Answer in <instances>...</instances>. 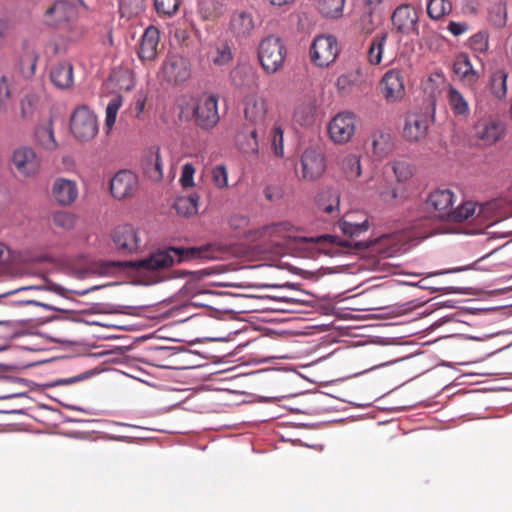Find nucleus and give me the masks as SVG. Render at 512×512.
<instances>
[{
    "label": "nucleus",
    "instance_id": "nucleus-1",
    "mask_svg": "<svg viewBox=\"0 0 512 512\" xmlns=\"http://www.w3.org/2000/svg\"><path fill=\"white\" fill-rule=\"evenodd\" d=\"M455 200L456 197L450 189H436L428 195L425 205L435 218L443 221L460 223L471 218L472 222L479 225L473 233H480L496 222L492 217L496 202L478 204L465 201L454 208Z\"/></svg>",
    "mask_w": 512,
    "mask_h": 512
},
{
    "label": "nucleus",
    "instance_id": "nucleus-2",
    "mask_svg": "<svg viewBox=\"0 0 512 512\" xmlns=\"http://www.w3.org/2000/svg\"><path fill=\"white\" fill-rule=\"evenodd\" d=\"M218 252L217 245L207 243L201 246L176 247L167 246L151 253L148 257L130 261H109L107 266L125 271H156L169 268L175 264H181L195 259H214Z\"/></svg>",
    "mask_w": 512,
    "mask_h": 512
},
{
    "label": "nucleus",
    "instance_id": "nucleus-3",
    "mask_svg": "<svg viewBox=\"0 0 512 512\" xmlns=\"http://www.w3.org/2000/svg\"><path fill=\"white\" fill-rule=\"evenodd\" d=\"M288 50L284 40L274 34L262 38L257 48V58L263 71L268 75L279 72L285 63Z\"/></svg>",
    "mask_w": 512,
    "mask_h": 512
},
{
    "label": "nucleus",
    "instance_id": "nucleus-4",
    "mask_svg": "<svg viewBox=\"0 0 512 512\" xmlns=\"http://www.w3.org/2000/svg\"><path fill=\"white\" fill-rule=\"evenodd\" d=\"M339 52L337 38L334 35L321 34L314 38L309 49V56L315 66L327 68L336 61Z\"/></svg>",
    "mask_w": 512,
    "mask_h": 512
},
{
    "label": "nucleus",
    "instance_id": "nucleus-5",
    "mask_svg": "<svg viewBox=\"0 0 512 512\" xmlns=\"http://www.w3.org/2000/svg\"><path fill=\"white\" fill-rule=\"evenodd\" d=\"M111 239L117 252L124 256L137 254L144 249L141 232L130 224L114 228Z\"/></svg>",
    "mask_w": 512,
    "mask_h": 512
},
{
    "label": "nucleus",
    "instance_id": "nucleus-6",
    "mask_svg": "<svg viewBox=\"0 0 512 512\" xmlns=\"http://www.w3.org/2000/svg\"><path fill=\"white\" fill-rule=\"evenodd\" d=\"M70 130L79 141L86 142L98 133L96 115L87 107H77L70 119Z\"/></svg>",
    "mask_w": 512,
    "mask_h": 512
},
{
    "label": "nucleus",
    "instance_id": "nucleus-7",
    "mask_svg": "<svg viewBox=\"0 0 512 512\" xmlns=\"http://www.w3.org/2000/svg\"><path fill=\"white\" fill-rule=\"evenodd\" d=\"M195 124L203 129L214 128L220 120L218 113V97L214 94H203L193 109Z\"/></svg>",
    "mask_w": 512,
    "mask_h": 512
},
{
    "label": "nucleus",
    "instance_id": "nucleus-8",
    "mask_svg": "<svg viewBox=\"0 0 512 512\" xmlns=\"http://www.w3.org/2000/svg\"><path fill=\"white\" fill-rule=\"evenodd\" d=\"M11 163L17 173L26 178L37 175L41 168L40 157L32 147L26 145L14 149Z\"/></svg>",
    "mask_w": 512,
    "mask_h": 512
},
{
    "label": "nucleus",
    "instance_id": "nucleus-9",
    "mask_svg": "<svg viewBox=\"0 0 512 512\" xmlns=\"http://www.w3.org/2000/svg\"><path fill=\"white\" fill-rule=\"evenodd\" d=\"M160 74L170 84L185 82L190 77L189 62L179 54L169 53L161 65Z\"/></svg>",
    "mask_w": 512,
    "mask_h": 512
},
{
    "label": "nucleus",
    "instance_id": "nucleus-10",
    "mask_svg": "<svg viewBox=\"0 0 512 512\" xmlns=\"http://www.w3.org/2000/svg\"><path fill=\"white\" fill-rule=\"evenodd\" d=\"M356 130V116L351 112H340L332 118L328 125L330 139L337 144H345L351 140Z\"/></svg>",
    "mask_w": 512,
    "mask_h": 512
},
{
    "label": "nucleus",
    "instance_id": "nucleus-11",
    "mask_svg": "<svg viewBox=\"0 0 512 512\" xmlns=\"http://www.w3.org/2000/svg\"><path fill=\"white\" fill-rule=\"evenodd\" d=\"M77 14L76 4L68 0H58L46 10L45 18L49 26L61 28L74 21Z\"/></svg>",
    "mask_w": 512,
    "mask_h": 512
},
{
    "label": "nucleus",
    "instance_id": "nucleus-12",
    "mask_svg": "<svg viewBox=\"0 0 512 512\" xmlns=\"http://www.w3.org/2000/svg\"><path fill=\"white\" fill-rule=\"evenodd\" d=\"M391 21L393 28L400 34H418V11L411 4L398 6L391 16Z\"/></svg>",
    "mask_w": 512,
    "mask_h": 512
},
{
    "label": "nucleus",
    "instance_id": "nucleus-13",
    "mask_svg": "<svg viewBox=\"0 0 512 512\" xmlns=\"http://www.w3.org/2000/svg\"><path fill=\"white\" fill-rule=\"evenodd\" d=\"M475 137L486 146L498 142L505 133V125L499 119L485 117L479 119L475 126Z\"/></svg>",
    "mask_w": 512,
    "mask_h": 512
},
{
    "label": "nucleus",
    "instance_id": "nucleus-14",
    "mask_svg": "<svg viewBox=\"0 0 512 512\" xmlns=\"http://www.w3.org/2000/svg\"><path fill=\"white\" fill-rule=\"evenodd\" d=\"M300 162L302 178L308 181L319 178L326 168L324 155L314 148L305 149Z\"/></svg>",
    "mask_w": 512,
    "mask_h": 512
},
{
    "label": "nucleus",
    "instance_id": "nucleus-15",
    "mask_svg": "<svg viewBox=\"0 0 512 512\" xmlns=\"http://www.w3.org/2000/svg\"><path fill=\"white\" fill-rule=\"evenodd\" d=\"M137 184L138 180L133 172L121 170L110 180V192L114 198L122 200L133 195Z\"/></svg>",
    "mask_w": 512,
    "mask_h": 512
},
{
    "label": "nucleus",
    "instance_id": "nucleus-16",
    "mask_svg": "<svg viewBox=\"0 0 512 512\" xmlns=\"http://www.w3.org/2000/svg\"><path fill=\"white\" fill-rule=\"evenodd\" d=\"M381 85L382 94L388 102H396L404 96V79L399 70L387 71L382 78Z\"/></svg>",
    "mask_w": 512,
    "mask_h": 512
},
{
    "label": "nucleus",
    "instance_id": "nucleus-17",
    "mask_svg": "<svg viewBox=\"0 0 512 512\" xmlns=\"http://www.w3.org/2000/svg\"><path fill=\"white\" fill-rule=\"evenodd\" d=\"M453 72L460 81L469 87H473L480 78L479 71L473 65L466 53H459L453 63Z\"/></svg>",
    "mask_w": 512,
    "mask_h": 512
},
{
    "label": "nucleus",
    "instance_id": "nucleus-18",
    "mask_svg": "<svg viewBox=\"0 0 512 512\" xmlns=\"http://www.w3.org/2000/svg\"><path fill=\"white\" fill-rule=\"evenodd\" d=\"M429 124L424 114H410L405 119L403 137L407 141H419L427 134Z\"/></svg>",
    "mask_w": 512,
    "mask_h": 512
},
{
    "label": "nucleus",
    "instance_id": "nucleus-19",
    "mask_svg": "<svg viewBox=\"0 0 512 512\" xmlns=\"http://www.w3.org/2000/svg\"><path fill=\"white\" fill-rule=\"evenodd\" d=\"M159 39L160 32L156 27L149 26L146 28L141 37L137 51L138 57L142 61H152L156 58Z\"/></svg>",
    "mask_w": 512,
    "mask_h": 512
},
{
    "label": "nucleus",
    "instance_id": "nucleus-20",
    "mask_svg": "<svg viewBox=\"0 0 512 512\" xmlns=\"http://www.w3.org/2000/svg\"><path fill=\"white\" fill-rule=\"evenodd\" d=\"M267 113V105L264 98L256 94L249 95L244 99V115L251 123H263Z\"/></svg>",
    "mask_w": 512,
    "mask_h": 512
},
{
    "label": "nucleus",
    "instance_id": "nucleus-21",
    "mask_svg": "<svg viewBox=\"0 0 512 512\" xmlns=\"http://www.w3.org/2000/svg\"><path fill=\"white\" fill-rule=\"evenodd\" d=\"M143 173L152 181H160L163 178V163L159 148L147 151L141 162Z\"/></svg>",
    "mask_w": 512,
    "mask_h": 512
},
{
    "label": "nucleus",
    "instance_id": "nucleus-22",
    "mask_svg": "<svg viewBox=\"0 0 512 512\" xmlns=\"http://www.w3.org/2000/svg\"><path fill=\"white\" fill-rule=\"evenodd\" d=\"M52 194L59 204L69 205L76 200L78 189L74 181L58 178L53 184Z\"/></svg>",
    "mask_w": 512,
    "mask_h": 512
},
{
    "label": "nucleus",
    "instance_id": "nucleus-23",
    "mask_svg": "<svg viewBox=\"0 0 512 512\" xmlns=\"http://www.w3.org/2000/svg\"><path fill=\"white\" fill-rule=\"evenodd\" d=\"M254 27V20L249 12L237 11L231 17L230 30L236 38H247L251 35Z\"/></svg>",
    "mask_w": 512,
    "mask_h": 512
},
{
    "label": "nucleus",
    "instance_id": "nucleus-24",
    "mask_svg": "<svg viewBox=\"0 0 512 512\" xmlns=\"http://www.w3.org/2000/svg\"><path fill=\"white\" fill-rule=\"evenodd\" d=\"M446 98L449 107L456 118H469L471 114L469 103L458 89L450 85L447 90Z\"/></svg>",
    "mask_w": 512,
    "mask_h": 512
},
{
    "label": "nucleus",
    "instance_id": "nucleus-25",
    "mask_svg": "<svg viewBox=\"0 0 512 512\" xmlns=\"http://www.w3.org/2000/svg\"><path fill=\"white\" fill-rule=\"evenodd\" d=\"M51 82L59 89H68L73 84V66L63 61L52 66L50 70Z\"/></svg>",
    "mask_w": 512,
    "mask_h": 512
},
{
    "label": "nucleus",
    "instance_id": "nucleus-26",
    "mask_svg": "<svg viewBox=\"0 0 512 512\" xmlns=\"http://www.w3.org/2000/svg\"><path fill=\"white\" fill-rule=\"evenodd\" d=\"M370 144L373 154L378 158L387 157L394 147L391 134L383 130H377L371 134Z\"/></svg>",
    "mask_w": 512,
    "mask_h": 512
},
{
    "label": "nucleus",
    "instance_id": "nucleus-27",
    "mask_svg": "<svg viewBox=\"0 0 512 512\" xmlns=\"http://www.w3.org/2000/svg\"><path fill=\"white\" fill-rule=\"evenodd\" d=\"M296 228L288 221L272 223L265 225L257 230L260 237H279L283 239H297L295 235Z\"/></svg>",
    "mask_w": 512,
    "mask_h": 512
},
{
    "label": "nucleus",
    "instance_id": "nucleus-28",
    "mask_svg": "<svg viewBox=\"0 0 512 512\" xmlns=\"http://www.w3.org/2000/svg\"><path fill=\"white\" fill-rule=\"evenodd\" d=\"M38 59L37 52L25 45L17 64L18 71L24 79H31L35 75Z\"/></svg>",
    "mask_w": 512,
    "mask_h": 512
},
{
    "label": "nucleus",
    "instance_id": "nucleus-29",
    "mask_svg": "<svg viewBox=\"0 0 512 512\" xmlns=\"http://www.w3.org/2000/svg\"><path fill=\"white\" fill-rule=\"evenodd\" d=\"M233 85L239 89H252L257 87L256 73L250 67H236L230 73Z\"/></svg>",
    "mask_w": 512,
    "mask_h": 512
},
{
    "label": "nucleus",
    "instance_id": "nucleus-30",
    "mask_svg": "<svg viewBox=\"0 0 512 512\" xmlns=\"http://www.w3.org/2000/svg\"><path fill=\"white\" fill-rule=\"evenodd\" d=\"M92 289L93 288L85 289V290H69V289L63 287L62 285L52 282V281H48L47 285H30V286L20 287V290H23V291H28V290L50 291V292H53L63 298H67V293H73L78 296H84L87 293H89Z\"/></svg>",
    "mask_w": 512,
    "mask_h": 512
},
{
    "label": "nucleus",
    "instance_id": "nucleus-31",
    "mask_svg": "<svg viewBox=\"0 0 512 512\" xmlns=\"http://www.w3.org/2000/svg\"><path fill=\"white\" fill-rule=\"evenodd\" d=\"M198 202L197 194L181 196L175 200L173 207L178 215L188 217L198 212Z\"/></svg>",
    "mask_w": 512,
    "mask_h": 512
},
{
    "label": "nucleus",
    "instance_id": "nucleus-32",
    "mask_svg": "<svg viewBox=\"0 0 512 512\" xmlns=\"http://www.w3.org/2000/svg\"><path fill=\"white\" fill-rule=\"evenodd\" d=\"M35 138L37 143L44 149L54 150L57 147L51 121L36 127Z\"/></svg>",
    "mask_w": 512,
    "mask_h": 512
},
{
    "label": "nucleus",
    "instance_id": "nucleus-33",
    "mask_svg": "<svg viewBox=\"0 0 512 512\" xmlns=\"http://www.w3.org/2000/svg\"><path fill=\"white\" fill-rule=\"evenodd\" d=\"M345 0H318L320 14L328 19H338L343 16Z\"/></svg>",
    "mask_w": 512,
    "mask_h": 512
},
{
    "label": "nucleus",
    "instance_id": "nucleus-34",
    "mask_svg": "<svg viewBox=\"0 0 512 512\" xmlns=\"http://www.w3.org/2000/svg\"><path fill=\"white\" fill-rule=\"evenodd\" d=\"M490 91L492 95L501 100L507 94V73L504 70H497L490 78Z\"/></svg>",
    "mask_w": 512,
    "mask_h": 512
},
{
    "label": "nucleus",
    "instance_id": "nucleus-35",
    "mask_svg": "<svg viewBox=\"0 0 512 512\" xmlns=\"http://www.w3.org/2000/svg\"><path fill=\"white\" fill-rule=\"evenodd\" d=\"M26 320H0V340H12L20 336Z\"/></svg>",
    "mask_w": 512,
    "mask_h": 512
},
{
    "label": "nucleus",
    "instance_id": "nucleus-36",
    "mask_svg": "<svg viewBox=\"0 0 512 512\" xmlns=\"http://www.w3.org/2000/svg\"><path fill=\"white\" fill-rule=\"evenodd\" d=\"M236 143L239 150L245 154H256L258 152L257 131L251 130L247 134L241 132L237 135Z\"/></svg>",
    "mask_w": 512,
    "mask_h": 512
},
{
    "label": "nucleus",
    "instance_id": "nucleus-37",
    "mask_svg": "<svg viewBox=\"0 0 512 512\" xmlns=\"http://www.w3.org/2000/svg\"><path fill=\"white\" fill-rule=\"evenodd\" d=\"M488 20L496 28H503L507 23V5L499 1L491 5L488 11Z\"/></svg>",
    "mask_w": 512,
    "mask_h": 512
},
{
    "label": "nucleus",
    "instance_id": "nucleus-38",
    "mask_svg": "<svg viewBox=\"0 0 512 512\" xmlns=\"http://www.w3.org/2000/svg\"><path fill=\"white\" fill-rule=\"evenodd\" d=\"M388 34L386 32L376 35L370 44L369 50H368V61L373 64L377 65L382 60L383 55V49L384 45L386 43Z\"/></svg>",
    "mask_w": 512,
    "mask_h": 512
},
{
    "label": "nucleus",
    "instance_id": "nucleus-39",
    "mask_svg": "<svg viewBox=\"0 0 512 512\" xmlns=\"http://www.w3.org/2000/svg\"><path fill=\"white\" fill-rule=\"evenodd\" d=\"M452 11L449 0H427V14L433 20H438Z\"/></svg>",
    "mask_w": 512,
    "mask_h": 512
},
{
    "label": "nucleus",
    "instance_id": "nucleus-40",
    "mask_svg": "<svg viewBox=\"0 0 512 512\" xmlns=\"http://www.w3.org/2000/svg\"><path fill=\"white\" fill-rule=\"evenodd\" d=\"M0 303H2L5 306H8V307H23V306L33 305V306L42 307L45 310H49V311H56V312H61V313L70 312V310H68V309L59 308L54 305L40 302L37 300H32V299H7L4 301L1 300Z\"/></svg>",
    "mask_w": 512,
    "mask_h": 512
},
{
    "label": "nucleus",
    "instance_id": "nucleus-41",
    "mask_svg": "<svg viewBox=\"0 0 512 512\" xmlns=\"http://www.w3.org/2000/svg\"><path fill=\"white\" fill-rule=\"evenodd\" d=\"M341 169L348 179H355L361 175L360 158L354 154L342 158Z\"/></svg>",
    "mask_w": 512,
    "mask_h": 512
},
{
    "label": "nucleus",
    "instance_id": "nucleus-42",
    "mask_svg": "<svg viewBox=\"0 0 512 512\" xmlns=\"http://www.w3.org/2000/svg\"><path fill=\"white\" fill-rule=\"evenodd\" d=\"M121 106H122V96L119 94L114 96L109 101V103L106 107V117H105V124H104V128L106 129L107 133H109L112 130V128L116 122L118 111L121 108Z\"/></svg>",
    "mask_w": 512,
    "mask_h": 512
},
{
    "label": "nucleus",
    "instance_id": "nucleus-43",
    "mask_svg": "<svg viewBox=\"0 0 512 512\" xmlns=\"http://www.w3.org/2000/svg\"><path fill=\"white\" fill-rule=\"evenodd\" d=\"M13 107L10 83L5 75L0 77V114H7Z\"/></svg>",
    "mask_w": 512,
    "mask_h": 512
},
{
    "label": "nucleus",
    "instance_id": "nucleus-44",
    "mask_svg": "<svg viewBox=\"0 0 512 512\" xmlns=\"http://www.w3.org/2000/svg\"><path fill=\"white\" fill-rule=\"evenodd\" d=\"M153 4L158 16L172 17L178 12L181 0H154Z\"/></svg>",
    "mask_w": 512,
    "mask_h": 512
},
{
    "label": "nucleus",
    "instance_id": "nucleus-45",
    "mask_svg": "<svg viewBox=\"0 0 512 512\" xmlns=\"http://www.w3.org/2000/svg\"><path fill=\"white\" fill-rule=\"evenodd\" d=\"M341 231L350 237L359 236L361 233L366 232L369 228L368 220L362 222H352L346 218L339 221Z\"/></svg>",
    "mask_w": 512,
    "mask_h": 512
},
{
    "label": "nucleus",
    "instance_id": "nucleus-46",
    "mask_svg": "<svg viewBox=\"0 0 512 512\" xmlns=\"http://www.w3.org/2000/svg\"><path fill=\"white\" fill-rule=\"evenodd\" d=\"M380 2L381 0H364V12L360 18V24L363 31L370 33L374 30L375 24L373 21V5L379 4Z\"/></svg>",
    "mask_w": 512,
    "mask_h": 512
},
{
    "label": "nucleus",
    "instance_id": "nucleus-47",
    "mask_svg": "<svg viewBox=\"0 0 512 512\" xmlns=\"http://www.w3.org/2000/svg\"><path fill=\"white\" fill-rule=\"evenodd\" d=\"M469 48L477 54H485L489 49V35L487 32L479 31L468 40Z\"/></svg>",
    "mask_w": 512,
    "mask_h": 512
},
{
    "label": "nucleus",
    "instance_id": "nucleus-48",
    "mask_svg": "<svg viewBox=\"0 0 512 512\" xmlns=\"http://www.w3.org/2000/svg\"><path fill=\"white\" fill-rule=\"evenodd\" d=\"M233 59L231 48L228 44H222L217 47L216 55L213 57V63L217 66H224L229 64Z\"/></svg>",
    "mask_w": 512,
    "mask_h": 512
},
{
    "label": "nucleus",
    "instance_id": "nucleus-49",
    "mask_svg": "<svg viewBox=\"0 0 512 512\" xmlns=\"http://www.w3.org/2000/svg\"><path fill=\"white\" fill-rule=\"evenodd\" d=\"M53 223L57 227L71 229L75 226V216L68 212H56L53 214Z\"/></svg>",
    "mask_w": 512,
    "mask_h": 512
},
{
    "label": "nucleus",
    "instance_id": "nucleus-50",
    "mask_svg": "<svg viewBox=\"0 0 512 512\" xmlns=\"http://www.w3.org/2000/svg\"><path fill=\"white\" fill-rule=\"evenodd\" d=\"M212 179L216 187L222 189L228 186V172L225 165H217L212 170Z\"/></svg>",
    "mask_w": 512,
    "mask_h": 512
},
{
    "label": "nucleus",
    "instance_id": "nucleus-51",
    "mask_svg": "<svg viewBox=\"0 0 512 512\" xmlns=\"http://www.w3.org/2000/svg\"><path fill=\"white\" fill-rule=\"evenodd\" d=\"M91 375H93L92 371H86V372H83V373L73 376V377L55 379V380L47 383L46 386L47 387H56V386H61V385H71V384L77 383L79 381L85 380V379L89 378Z\"/></svg>",
    "mask_w": 512,
    "mask_h": 512
},
{
    "label": "nucleus",
    "instance_id": "nucleus-52",
    "mask_svg": "<svg viewBox=\"0 0 512 512\" xmlns=\"http://www.w3.org/2000/svg\"><path fill=\"white\" fill-rule=\"evenodd\" d=\"M200 13L203 19L205 20H213L222 15V7L218 6L216 3H205L201 9Z\"/></svg>",
    "mask_w": 512,
    "mask_h": 512
},
{
    "label": "nucleus",
    "instance_id": "nucleus-53",
    "mask_svg": "<svg viewBox=\"0 0 512 512\" xmlns=\"http://www.w3.org/2000/svg\"><path fill=\"white\" fill-rule=\"evenodd\" d=\"M195 168L192 163H185L182 167L180 184L183 188H189L194 185Z\"/></svg>",
    "mask_w": 512,
    "mask_h": 512
},
{
    "label": "nucleus",
    "instance_id": "nucleus-54",
    "mask_svg": "<svg viewBox=\"0 0 512 512\" xmlns=\"http://www.w3.org/2000/svg\"><path fill=\"white\" fill-rule=\"evenodd\" d=\"M15 30L14 22L7 17H0V45H3L5 40L12 36Z\"/></svg>",
    "mask_w": 512,
    "mask_h": 512
},
{
    "label": "nucleus",
    "instance_id": "nucleus-55",
    "mask_svg": "<svg viewBox=\"0 0 512 512\" xmlns=\"http://www.w3.org/2000/svg\"><path fill=\"white\" fill-rule=\"evenodd\" d=\"M197 307H208L207 304L203 303V302H197L196 301V297L193 296L189 301L183 303L182 305H180L177 310L187 314V319L188 318H191L195 315L194 313V310L197 308Z\"/></svg>",
    "mask_w": 512,
    "mask_h": 512
},
{
    "label": "nucleus",
    "instance_id": "nucleus-56",
    "mask_svg": "<svg viewBox=\"0 0 512 512\" xmlns=\"http://www.w3.org/2000/svg\"><path fill=\"white\" fill-rule=\"evenodd\" d=\"M89 32L88 25L77 22L69 27V36L73 40L83 39Z\"/></svg>",
    "mask_w": 512,
    "mask_h": 512
},
{
    "label": "nucleus",
    "instance_id": "nucleus-57",
    "mask_svg": "<svg viewBox=\"0 0 512 512\" xmlns=\"http://www.w3.org/2000/svg\"><path fill=\"white\" fill-rule=\"evenodd\" d=\"M273 146L274 153L276 156L282 157L284 153L283 149V130L281 127H275L273 129Z\"/></svg>",
    "mask_w": 512,
    "mask_h": 512
},
{
    "label": "nucleus",
    "instance_id": "nucleus-58",
    "mask_svg": "<svg viewBox=\"0 0 512 512\" xmlns=\"http://www.w3.org/2000/svg\"><path fill=\"white\" fill-rule=\"evenodd\" d=\"M308 107H298L295 110L294 118L302 126L309 125L313 122V115L311 113L304 114Z\"/></svg>",
    "mask_w": 512,
    "mask_h": 512
},
{
    "label": "nucleus",
    "instance_id": "nucleus-59",
    "mask_svg": "<svg viewBox=\"0 0 512 512\" xmlns=\"http://www.w3.org/2000/svg\"><path fill=\"white\" fill-rule=\"evenodd\" d=\"M469 25L467 22H455L450 21L447 30L453 35V36H460L468 31Z\"/></svg>",
    "mask_w": 512,
    "mask_h": 512
},
{
    "label": "nucleus",
    "instance_id": "nucleus-60",
    "mask_svg": "<svg viewBox=\"0 0 512 512\" xmlns=\"http://www.w3.org/2000/svg\"><path fill=\"white\" fill-rule=\"evenodd\" d=\"M393 171L399 181H403L411 175L408 167L404 164L395 165Z\"/></svg>",
    "mask_w": 512,
    "mask_h": 512
},
{
    "label": "nucleus",
    "instance_id": "nucleus-61",
    "mask_svg": "<svg viewBox=\"0 0 512 512\" xmlns=\"http://www.w3.org/2000/svg\"><path fill=\"white\" fill-rule=\"evenodd\" d=\"M380 196L384 201H391L397 198V190L393 187L388 188L387 190L380 191Z\"/></svg>",
    "mask_w": 512,
    "mask_h": 512
},
{
    "label": "nucleus",
    "instance_id": "nucleus-62",
    "mask_svg": "<svg viewBox=\"0 0 512 512\" xmlns=\"http://www.w3.org/2000/svg\"><path fill=\"white\" fill-rule=\"evenodd\" d=\"M335 238H336L335 236L326 234V235L318 236L316 238H313V237H310V238L303 237L302 240L305 241V242H320L321 240L334 242Z\"/></svg>",
    "mask_w": 512,
    "mask_h": 512
},
{
    "label": "nucleus",
    "instance_id": "nucleus-63",
    "mask_svg": "<svg viewBox=\"0 0 512 512\" xmlns=\"http://www.w3.org/2000/svg\"><path fill=\"white\" fill-rule=\"evenodd\" d=\"M145 104H146V97L143 96V95H140L135 100V107L134 108H135V111L137 112V115L141 114L144 111Z\"/></svg>",
    "mask_w": 512,
    "mask_h": 512
},
{
    "label": "nucleus",
    "instance_id": "nucleus-64",
    "mask_svg": "<svg viewBox=\"0 0 512 512\" xmlns=\"http://www.w3.org/2000/svg\"><path fill=\"white\" fill-rule=\"evenodd\" d=\"M246 223H247V218L244 216H233L230 219V225L235 228H238L240 225L246 224Z\"/></svg>",
    "mask_w": 512,
    "mask_h": 512
}]
</instances>
